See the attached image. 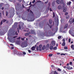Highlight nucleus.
<instances>
[{
    "instance_id": "10",
    "label": "nucleus",
    "mask_w": 74,
    "mask_h": 74,
    "mask_svg": "<svg viewBox=\"0 0 74 74\" xmlns=\"http://www.w3.org/2000/svg\"><path fill=\"white\" fill-rule=\"evenodd\" d=\"M66 10H67L66 8V7H64L63 10V12H66Z\"/></svg>"
},
{
    "instance_id": "18",
    "label": "nucleus",
    "mask_w": 74,
    "mask_h": 74,
    "mask_svg": "<svg viewBox=\"0 0 74 74\" xmlns=\"http://www.w3.org/2000/svg\"><path fill=\"white\" fill-rule=\"evenodd\" d=\"M54 5H55V1H53L52 3V5L53 6H54Z\"/></svg>"
},
{
    "instance_id": "31",
    "label": "nucleus",
    "mask_w": 74,
    "mask_h": 74,
    "mask_svg": "<svg viewBox=\"0 0 74 74\" xmlns=\"http://www.w3.org/2000/svg\"><path fill=\"white\" fill-rule=\"evenodd\" d=\"M57 48V47H53V49L54 50H56Z\"/></svg>"
},
{
    "instance_id": "1",
    "label": "nucleus",
    "mask_w": 74,
    "mask_h": 74,
    "mask_svg": "<svg viewBox=\"0 0 74 74\" xmlns=\"http://www.w3.org/2000/svg\"><path fill=\"white\" fill-rule=\"evenodd\" d=\"M72 29H70L69 32L70 34H71V35L72 36L74 37V31H73L72 32Z\"/></svg>"
},
{
    "instance_id": "62",
    "label": "nucleus",
    "mask_w": 74,
    "mask_h": 74,
    "mask_svg": "<svg viewBox=\"0 0 74 74\" xmlns=\"http://www.w3.org/2000/svg\"><path fill=\"white\" fill-rule=\"evenodd\" d=\"M17 37H18L17 36H15L13 37V38H16Z\"/></svg>"
},
{
    "instance_id": "60",
    "label": "nucleus",
    "mask_w": 74,
    "mask_h": 74,
    "mask_svg": "<svg viewBox=\"0 0 74 74\" xmlns=\"http://www.w3.org/2000/svg\"><path fill=\"white\" fill-rule=\"evenodd\" d=\"M30 9H27V10L28 11V12H29Z\"/></svg>"
},
{
    "instance_id": "23",
    "label": "nucleus",
    "mask_w": 74,
    "mask_h": 74,
    "mask_svg": "<svg viewBox=\"0 0 74 74\" xmlns=\"http://www.w3.org/2000/svg\"><path fill=\"white\" fill-rule=\"evenodd\" d=\"M55 16V14L54 12H53V18H54Z\"/></svg>"
},
{
    "instance_id": "17",
    "label": "nucleus",
    "mask_w": 74,
    "mask_h": 74,
    "mask_svg": "<svg viewBox=\"0 0 74 74\" xmlns=\"http://www.w3.org/2000/svg\"><path fill=\"white\" fill-rule=\"evenodd\" d=\"M70 16L69 15H67L66 16V18L67 19H68L69 18Z\"/></svg>"
},
{
    "instance_id": "8",
    "label": "nucleus",
    "mask_w": 74,
    "mask_h": 74,
    "mask_svg": "<svg viewBox=\"0 0 74 74\" xmlns=\"http://www.w3.org/2000/svg\"><path fill=\"white\" fill-rule=\"evenodd\" d=\"M56 3L58 4H61L60 1L59 0H57L56 1Z\"/></svg>"
},
{
    "instance_id": "24",
    "label": "nucleus",
    "mask_w": 74,
    "mask_h": 74,
    "mask_svg": "<svg viewBox=\"0 0 74 74\" xmlns=\"http://www.w3.org/2000/svg\"><path fill=\"white\" fill-rule=\"evenodd\" d=\"M42 47V45H40L39 46V48H41Z\"/></svg>"
},
{
    "instance_id": "11",
    "label": "nucleus",
    "mask_w": 74,
    "mask_h": 74,
    "mask_svg": "<svg viewBox=\"0 0 74 74\" xmlns=\"http://www.w3.org/2000/svg\"><path fill=\"white\" fill-rule=\"evenodd\" d=\"M49 23L50 24H52V20L51 19H50L49 20Z\"/></svg>"
},
{
    "instance_id": "52",
    "label": "nucleus",
    "mask_w": 74,
    "mask_h": 74,
    "mask_svg": "<svg viewBox=\"0 0 74 74\" xmlns=\"http://www.w3.org/2000/svg\"><path fill=\"white\" fill-rule=\"evenodd\" d=\"M74 22V19H73V20L72 21V23H73Z\"/></svg>"
},
{
    "instance_id": "16",
    "label": "nucleus",
    "mask_w": 74,
    "mask_h": 74,
    "mask_svg": "<svg viewBox=\"0 0 74 74\" xmlns=\"http://www.w3.org/2000/svg\"><path fill=\"white\" fill-rule=\"evenodd\" d=\"M31 49H32V51H34V50H35V46H33V47H32Z\"/></svg>"
},
{
    "instance_id": "36",
    "label": "nucleus",
    "mask_w": 74,
    "mask_h": 74,
    "mask_svg": "<svg viewBox=\"0 0 74 74\" xmlns=\"http://www.w3.org/2000/svg\"><path fill=\"white\" fill-rule=\"evenodd\" d=\"M23 54L24 55H25L26 54V53L25 52L23 51Z\"/></svg>"
},
{
    "instance_id": "33",
    "label": "nucleus",
    "mask_w": 74,
    "mask_h": 74,
    "mask_svg": "<svg viewBox=\"0 0 74 74\" xmlns=\"http://www.w3.org/2000/svg\"><path fill=\"white\" fill-rule=\"evenodd\" d=\"M68 14V12H66L65 13V15H67Z\"/></svg>"
},
{
    "instance_id": "20",
    "label": "nucleus",
    "mask_w": 74,
    "mask_h": 74,
    "mask_svg": "<svg viewBox=\"0 0 74 74\" xmlns=\"http://www.w3.org/2000/svg\"><path fill=\"white\" fill-rule=\"evenodd\" d=\"M16 44H17L19 45L20 44V42L19 41H16Z\"/></svg>"
},
{
    "instance_id": "57",
    "label": "nucleus",
    "mask_w": 74,
    "mask_h": 74,
    "mask_svg": "<svg viewBox=\"0 0 74 74\" xmlns=\"http://www.w3.org/2000/svg\"><path fill=\"white\" fill-rule=\"evenodd\" d=\"M18 0L20 2H21L22 1V0Z\"/></svg>"
},
{
    "instance_id": "34",
    "label": "nucleus",
    "mask_w": 74,
    "mask_h": 74,
    "mask_svg": "<svg viewBox=\"0 0 74 74\" xmlns=\"http://www.w3.org/2000/svg\"><path fill=\"white\" fill-rule=\"evenodd\" d=\"M18 33H17V31L16 32V33H15V35H18Z\"/></svg>"
},
{
    "instance_id": "29",
    "label": "nucleus",
    "mask_w": 74,
    "mask_h": 74,
    "mask_svg": "<svg viewBox=\"0 0 74 74\" xmlns=\"http://www.w3.org/2000/svg\"><path fill=\"white\" fill-rule=\"evenodd\" d=\"M64 49H68V47L67 46H65V47H64Z\"/></svg>"
},
{
    "instance_id": "45",
    "label": "nucleus",
    "mask_w": 74,
    "mask_h": 74,
    "mask_svg": "<svg viewBox=\"0 0 74 74\" xmlns=\"http://www.w3.org/2000/svg\"><path fill=\"white\" fill-rule=\"evenodd\" d=\"M60 63L62 65H63V64H64V62H61V63Z\"/></svg>"
},
{
    "instance_id": "27",
    "label": "nucleus",
    "mask_w": 74,
    "mask_h": 74,
    "mask_svg": "<svg viewBox=\"0 0 74 74\" xmlns=\"http://www.w3.org/2000/svg\"><path fill=\"white\" fill-rule=\"evenodd\" d=\"M8 11H6V16H7L8 15Z\"/></svg>"
},
{
    "instance_id": "58",
    "label": "nucleus",
    "mask_w": 74,
    "mask_h": 74,
    "mask_svg": "<svg viewBox=\"0 0 74 74\" xmlns=\"http://www.w3.org/2000/svg\"><path fill=\"white\" fill-rule=\"evenodd\" d=\"M4 9V8L3 7L2 8L1 10H3Z\"/></svg>"
},
{
    "instance_id": "13",
    "label": "nucleus",
    "mask_w": 74,
    "mask_h": 74,
    "mask_svg": "<svg viewBox=\"0 0 74 74\" xmlns=\"http://www.w3.org/2000/svg\"><path fill=\"white\" fill-rule=\"evenodd\" d=\"M45 47H46L45 46V45H44V46H43L42 47V50H44L45 49Z\"/></svg>"
},
{
    "instance_id": "37",
    "label": "nucleus",
    "mask_w": 74,
    "mask_h": 74,
    "mask_svg": "<svg viewBox=\"0 0 74 74\" xmlns=\"http://www.w3.org/2000/svg\"><path fill=\"white\" fill-rule=\"evenodd\" d=\"M36 1L35 0H34V1H32V3L34 4V3Z\"/></svg>"
},
{
    "instance_id": "38",
    "label": "nucleus",
    "mask_w": 74,
    "mask_h": 74,
    "mask_svg": "<svg viewBox=\"0 0 74 74\" xmlns=\"http://www.w3.org/2000/svg\"><path fill=\"white\" fill-rule=\"evenodd\" d=\"M49 10H50V11H53V10H52L51 8H49Z\"/></svg>"
},
{
    "instance_id": "42",
    "label": "nucleus",
    "mask_w": 74,
    "mask_h": 74,
    "mask_svg": "<svg viewBox=\"0 0 74 74\" xmlns=\"http://www.w3.org/2000/svg\"><path fill=\"white\" fill-rule=\"evenodd\" d=\"M61 36H59L58 37V39H60L61 38Z\"/></svg>"
},
{
    "instance_id": "46",
    "label": "nucleus",
    "mask_w": 74,
    "mask_h": 74,
    "mask_svg": "<svg viewBox=\"0 0 74 74\" xmlns=\"http://www.w3.org/2000/svg\"><path fill=\"white\" fill-rule=\"evenodd\" d=\"M0 17H1V18H2V14L1 13H0Z\"/></svg>"
},
{
    "instance_id": "3",
    "label": "nucleus",
    "mask_w": 74,
    "mask_h": 74,
    "mask_svg": "<svg viewBox=\"0 0 74 74\" xmlns=\"http://www.w3.org/2000/svg\"><path fill=\"white\" fill-rule=\"evenodd\" d=\"M50 74H58V73L56 71H53L51 72Z\"/></svg>"
},
{
    "instance_id": "26",
    "label": "nucleus",
    "mask_w": 74,
    "mask_h": 74,
    "mask_svg": "<svg viewBox=\"0 0 74 74\" xmlns=\"http://www.w3.org/2000/svg\"><path fill=\"white\" fill-rule=\"evenodd\" d=\"M29 35V34L28 33H26L25 34V36H27Z\"/></svg>"
},
{
    "instance_id": "15",
    "label": "nucleus",
    "mask_w": 74,
    "mask_h": 74,
    "mask_svg": "<svg viewBox=\"0 0 74 74\" xmlns=\"http://www.w3.org/2000/svg\"><path fill=\"white\" fill-rule=\"evenodd\" d=\"M53 46H51L49 47V49L50 50H52L53 49Z\"/></svg>"
},
{
    "instance_id": "7",
    "label": "nucleus",
    "mask_w": 74,
    "mask_h": 74,
    "mask_svg": "<svg viewBox=\"0 0 74 74\" xmlns=\"http://www.w3.org/2000/svg\"><path fill=\"white\" fill-rule=\"evenodd\" d=\"M68 24H66L64 27V29H67L68 27Z\"/></svg>"
},
{
    "instance_id": "40",
    "label": "nucleus",
    "mask_w": 74,
    "mask_h": 74,
    "mask_svg": "<svg viewBox=\"0 0 74 74\" xmlns=\"http://www.w3.org/2000/svg\"><path fill=\"white\" fill-rule=\"evenodd\" d=\"M66 55V54L65 53H61V56H62V55H64V56H65Z\"/></svg>"
},
{
    "instance_id": "50",
    "label": "nucleus",
    "mask_w": 74,
    "mask_h": 74,
    "mask_svg": "<svg viewBox=\"0 0 74 74\" xmlns=\"http://www.w3.org/2000/svg\"><path fill=\"white\" fill-rule=\"evenodd\" d=\"M21 39V37H19L18 38H17V39L20 40Z\"/></svg>"
},
{
    "instance_id": "63",
    "label": "nucleus",
    "mask_w": 74,
    "mask_h": 74,
    "mask_svg": "<svg viewBox=\"0 0 74 74\" xmlns=\"http://www.w3.org/2000/svg\"><path fill=\"white\" fill-rule=\"evenodd\" d=\"M10 45L11 46H14V45H12V44H11Z\"/></svg>"
},
{
    "instance_id": "59",
    "label": "nucleus",
    "mask_w": 74,
    "mask_h": 74,
    "mask_svg": "<svg viewBox=\"0 0 74 74\" xmlns=\"http://www.w3.org/2000/svg\"><path fill=\"white\" fill-rule=\"evenodd\" d=\"M65 6V4H63V8H64Z\"/></svg>"
},
{
    "instance_id": "5",
    "label": "nucleus",
    "mask_w": 74,
    "mask_h": 74,
    "mask_svg": "<svg viewBox=\"0 0 74 74\" xmlns=\"http://www.w3.org/2000/svg\"><path fill=\"white\" fill-rule=\"evenodd\" d=\"M62 8V7L61 5H59L58 7V9L59 10H60Z\"/></svg>"
},
{
    "instance_id": "49",
    "label": "nucleus",
    "mask_w": 74,
    "mask_h": 74,
    "mask_svg": "<svg viewBox=\"0 0 74 74\" xmlns=\"http://www.w3.org/2000/svg\"><path fill=\"white\" fill-rule=\"evenodd\" d=\"M71 39L70 38H69V42H71Z\"/></svg>"
},
{
    "instance_id": "44",
    "label": "nucleus",
    "mask_w": 74,
    "mask_h": 74,
    "mask_svg": "<svg viewBox=\"0 0 74 74\" xmlns=\"http://www.w3.org/2000/svg\"><path fill=\"white\" fill-rule=\"evenodd\" d=\"M42 49H41V48H39V50L40 51H42Z\"/></svg>"
},
{
    "instance_id": "4",
    "label": "nucleus",
    "mask_w": 74,
    "mask_h": 74,
    "mask_svg": "<svg viewBox=\"0 0 74 74\" xmlns=\"http://www.w3.org/2000/svg\"><path fill=\"white\" fill-rule=\"evenodd\" d=\"M50 45L49 44H47V45H46V50H48L49 49V46Z\"/></svg>"
},
{
    "instance_id": "54",
    "label": "nucleus",
    "mask_w": 74,
    "mask_h": 74,
    "mask_svg": "<svg viewBox=\"0 0 74 74\" xmlns=\"http://www.w3.org/2000/svg\"><path fill=\"white\" fill-rule=\"evenodd\" d=\"M28 52L29 53H30L31 52V51L30 50H28Z\"/></svg>"
},
{
    "instance_id": "48",
    "label": "nucleus",
    "mask_w": 74,
    "mask_h": 74,
    "mask_svg": "<svg viewBox=\"0 0 74 74\" xmlns=\"http://www.w3.org/2000/svg\"><path fill=\"white\" fill-rule=\"evenodd\" d=\"M17 32H18L19 33V31L18 28L17 29Z\"/></svg>"
},
{
    "instance_id": "41",
    "label": "nucleus",
    "mask_w": 74,
    "mask_h": 74,
    "mask_svg": "<svg viewBox=\"0 0 74 74\" xmlns=\"http://www.w3.org/2000/svg\"><path fill=\"white\" fill-rule=\"evenodd\" d=\"M48 1H49L47 0V1H46V2H45V3L47 4L48 3Z\"/></svg>"
},
{
    "instance_id": "64",
    "label": "nucleus",
    "mask_w": 74,
    "mask_h": 74,
    "mask_svg": "<svg viewBox=\"0 0 74 74\" xmlns=\"http://www.w3.org/2000/svg\"><path fill=\"white\" fill-rule=\"evenodd\" d=\"M21 40L23 41V40H24V38H21Z\"/></svg>"
},
{
    "instance_id": "2",
    "label": "nucleus",
    "mask_w": 74,
    "mask_h": 74,
    "mask_svg": "<svg viewBox=\"0 0 74 74\" xmlns=\"http://www.w3.org/2000/svg\"><path fill=\"white\" fill-rule=\"evenodd\" d=\"M63 42L62 43V46H64L66 45V43H65V40L64 38H63L62 40Z\"/></svg>"
},
{
    "instance_id": "32",
    "label": "nucleus",
    "mask_w": 74,
    "mask_h": 74,
    "mask_svg": "<svg viewBox=\"0 0 74 74\" xmlns=\"http://www.w3.org/2000/svg\"><path fill=\"white\" fill-rule=\"evenodd\" d=\"M57 70H58V71H61V69H57Z\"/></svg>"
},
{
    "instance_id": "35",
    "label": "nucleus",
    "mask_w": 74,
    "mask_h": 74,
    "mask_svg": "<svg viewBox=\"0 0 74 74\" xmlns=\"http://www.w3.org/2000/svg\"><path fill=\"white\" fill-rule=\"evenodd\" d=\"M36 49L37 51H38V50H39L38 49V46H37L36 48Z\"/></svg>"
},
{
    "instance_id": "28",
    "label": "nucleus",
    "mask_w": 74,
    "mask_h": 74,
    "mask_svg": "<svg viewBox=\"0 0 74 74\" xmlns=\"http://www.w3.org/2000/svg\"><path fill=\"white\" fill-rule=\"evenodd\" d=\"M53 56L52 54H49V57H51Z\"/></svg>"
},
{
    "instance_id": "56",
    "label": "nucleus",
    "mask_w": 74,
    "mask_h": 74,
    "mask_svg": "<svg viewBox=\"0 0 74 74\" xmlns=\"http://www.w3.org/2000/svg\"><path fill=\"white\" fill-rule=\"evenodd\" d=\"M57 55H60V53H57Z\"/></svg>"
},
{
    "instance_id": "14",
    "label": "nucleus",
    "mask_w": 74,
    "mask_h": 74,
    "mask_svg": "<svg viewBox=\"0 0 74 74\" xmlns=\"http://www.w3.org/2000/svg\"><path fill=\"white\" fill-rule=\"evenodd\" d=\"M71 48L73 50H74V45H72L71 46Z\"/></svg>"
},
{
    "instance_id": "22",
    "label": "nucleus",
    "mask_w": 74,
    "mask_h": 74,
    "mask_svg": "<svg viewBox=\"0 0 74 74\" xmlns=\"http://www.w3.org/2000/svg\"><path fill=\"white\" fill-rule=\"evenodd\" d=\"M60 2H61V3L62 4L64 3V1L63 0H61L60 1Z\"/></svg>"
},
{
    "instance_id": "6",
    "label": "nucleus",
    "mask_w": 74,
    "mask_h": 74,
    "mask_svg": "<svg viewBox=\"0 0 74 74\" xmlns=\"http://www.w3.org/2000/svg\"><path fill=\"white\" fill-rule=\"evenodd\" d=\"M51 43L53 46H55L56 44L55 42L54 41H52L51 42Z\"/></svg>"
},
{
    "instance_id": "9",
    "label": "nucleus",
    "mask_w": 74,
    "mask_h": 74,
    "mask_svg": "<svg viewBox=\"0 0 74 74\" xmlns=\"http://www.w3.org/2000/svg\"><path fill=\"white\" fill-rule=\"evenodd\" d=\"M66 68L68 70H71L73 69L72 67L70 66L67 67Z\"/></svg>"
},
{
    "instance_id": "43",
    "label": "nucleus",
    "mask_w": 74,
    "mask_h": 74,
    "mask_svg": "<svg viewBox=\"0 0 74 74\" xmlns=\"http://www.w3.org/2000/svg\"><path fill=\"white\" fill-rule=\"evenodd\" d=\"M41 1H40V0H38V1H37V3H39V2H41Z\"/></svg>"
},
{
    "instance_id": "21",
    "label": "nucleus",
    "mask_w": 74,
    "mask_h": 74,
    "mask_svg": "<svg viewBox=\"0 0 74 74\" xmlns=\"http://www.w3.org/2000/svg\"><path fill=\"white\" fill-rule=\"evenodd\" d=\"M31 32V34H35V32L33 31V30H32Z\"/></svg>"
},
{
    "instance_id": "25",
    "label": "nucleus",
    "mask_w": 74,
    "mask_h": 74,
    "mask_svg": "<svg viewBox=\"0 0 74 74\" xmlns=\"http://www.w3.org/2000/svg\"><path fill=\"white\" fill-rule=\"evenodd\" d=\"M7 20L5 19H3V22L4 23H5L6 21Z\"/></svg>"
},
{
    "instance_id": "12",
    "label": "nucleus",
    "mask_w": 74,
    "mask_h": 74,
    "mask_svg": "<svg viewBox=\"0 0 74 74\" xmlns=\"http://www.w3.org/2000/svg\"><path fill=\"white\" fill-rule=\"evenodd\" d=\"M69 23H70V24H71L72 23V18H70V20L69 21Z\"/></svg>"
},
{
    "instance_id": "53",
    "label": "nucleus",
    "mask_w": 74,
    "mask_h": 74,
    "mask_svg": "<svg viewBox=\"0 0 74 74\" xmlns=\"http://www.w3.org/2000/svg\"><path fill=\"white\" fill-rule=\"evenodd\" d=\"M48 4L49 5V6H50V2H49Z\"/></svg>"
},
{
    "instance_id": "47",
    "label": "nucleus",
    "mask_w": 74,
    "mask_h": 74,
    "mask_svg": "<svg viewBox=\"0 0 74 74\" xmlns=\"http://www.w3.org/2000/svg\"><path fill=\"white\" fill-rule=\"evenodd\" d=\"M69 64H70V65H72V62H71L69 63Z\"/></svg>"
},
{
    "instance_id": "55",
    "label": "nucleus",
    "mask_w": 74,
    "mask_h": 74,
    "mask_svg": "<svg viewBox=\"0 0 74 74\" xmlns=\"http://www.w3.org/2000/svg\"><path fill=\"white\" fill-rule=\"evenodd\" d=\"M14 48V47H11V49H13Z\"/></svg>"
},
{
    "instance_id": "30",
    "label": "nucleus",
    "mask_w": 74,
    "mask_h": 74,
    "mask_svg": "<svg viewBox=\"0 0 74 74\" xmlns=\"http://www.w3.org/2000/svg\"><path fill=\"white\" fill-rule=\"evenodd\" d=\"M18 27H19V29L20 30L21 29V27L20 26V25H18Z\"/></svg>"
},
{
    "instance_id": "51",
    "label": "nucleus",
    "mask_w": 74,
    "mask_h": 74,
    "mask_svg": "<svg viewBox=\"0 0 74 74\" xmlns=\"http://www.w3.org/2000/svg\"><path fill=\"white\" fill-rule=\"evenodd\" d=\"M6 23H9V21H6Z\"/></svg>"
},
{
    "instance_id": "39",
    "label": "nucleus",
    "mask_w": 74,
    "mask_h": 74,
    "mask_svg": "<svg viewBox=\"0 0 74 74\" xmlns=\"http://www.w3.org/2000/svg\"><path fill=\"white\" fill-rule=\"evenodd\" d=\"M3 24V21L2 20L0 23V25H2Z\"/></svg>"
},
{
    "instance_id": "19",
    "label": "nucleus",
    "mask_w": 74,
    "mask_h": 74,
    "mask_svg": "<svg viewBox=\"0 0 74 74\" xmlns=\"http://www.w3.org/2000/svg\"><path fill=\"white\" fill-rule=\"evenodd\" d=\"M71 1H70V2H69L68 3H67V5H70L71 4Z\"/></svg>"
},
{
    "instance_id": "61",
    "label": "nucleus",
    "mask_w": 74,
    "mask_h": 74,
    "mask_svg": "<svg viewBox=\"0 0 74 74\" xmlns=\"http://www.w3.org/2000/svg\"><path fill=\"white\" fill-rule=\"evenodd\" d=\"M31 3H32L31 2H30V3L29 4V5H31Z\"/></svg>"
}]
</instances>
